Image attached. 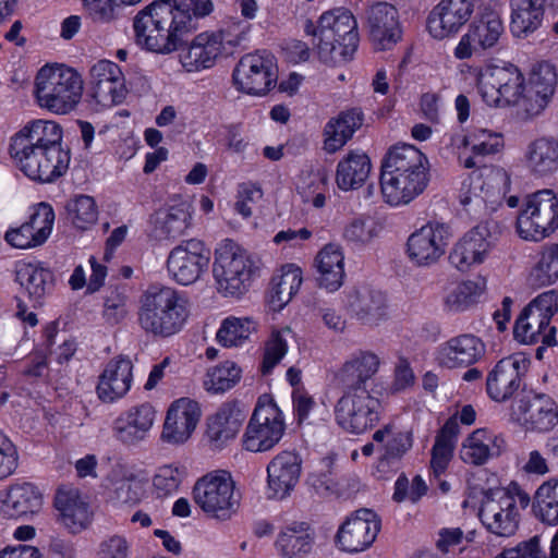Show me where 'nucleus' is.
I'll list each match as a JSON object with an SVG mask.
<instances>
[{
  "mask_svg": "<svg viewBox=\"0 0 558 558\" xmlns=\"http://www.w3.org/2000/svg\"><path fill=\"white\" fill-rule=\"evenodd\" d=\"M558 227V198L544 189L525 196L517 218V230L524 240L541 241Z\"/></svg>",
  "mask_w": 558,
  "mask_h": 558,
  "instance_id": "9",
  "label": "nucleus"
},
{
  "mask_svg": "<svg viewBox=\"0 0 558 558\" xmlns=\"http://www.w3.org/2000/svg\"><path fill=\"white\" fill-rule=\"evenodd\" d=\"M303 28L307 36L313 37V49L326 64L348 62L357 49V23L348 9L327 11L320 15L316 24L307 19Z\"/></svg>",
  "mask_w": 558,
  "mask_h": 558,
  "instance_id": "4",
  "label": "nucleus"
},
{
  "mask_svg": "<svg viewBox=\"0 0 558 558\" xmlns=\"http://www.w3.org/2000/svg\"><path fill=\"white\" fill-rule=\"evenodd\" d=\"M313 546L314 535L306 523L288 526L275 542L277 551L283 558H304L311 554Z\"/></svg>",
  "mask_w": 558,
  "mask_h": 558,
  "instance_id": "44",
  "label": "nucleus"
},
{
  "mask_svg": "<svg viewBox=\"0 0 558 558\" xmlns=\"http://www.w3.org/2000/svg\"><path fill=\"white\" fill-rule=\"evenodd\" d=\"M371 167L367 155L353 151L348 154L337 166L336 182L338 187L342 191L359 189L366 181Z\"/></svg>",
  "mask_w": 558,
  "mask_h": 558,
  "instance_id": "45",
  "label": "nucleus"
},
{
  "mask_svg": "<svg viewBox=\"0 0 558 558\" xmlns=\"http://www.w3.org/2000/svg\"><path fill=\"white\" fill-rule=\"evenodd\" d=\"M557 84V74L549 63H541L531 72L525 85L532 93L541 94L551 99Z\"/></svg>",
  "mask_w": 558,
  "mask_h": 558,
  "instance_id": "53",
  "label": "nucleus"
},
{
  "mask_svg": "<svg viewBox=\"0 0 558 558\" xmlns=\"http://www.w3.org/2000/svg\"><path fill=\"white\" fill-rule=\"evenodd\" d=\"M504 24L496 12L483 13L474 20L454 49L458 59H468L473 54L495 47L504 34Z\"/></svg>",
  "mask_w": 558,
  "mask_h": 558,
  "instance_id": "21",
  "label": "nucleus"
},
{
  "mask_svg": "<svg viewBox=\"0 0 558 558\" xmlns=\"http://www.w3.org/2000/svg\"><path fill=\"white\" fill-rule=\"evenodd\" d=\"M558 312V292L549 290L533 299L515 320L514 338L525 344L542 342L555 345L556 329L550 327L551 317Z\"/></svg>",
  "mask_w": 558,
  "mask_h": 558,
  "instance_id": "8",
  "label": "nucleus"
},
{
  "mask_svg": "<svg viewBox=\"0 0 558 558\" xmlns=\"http://www.w3.org/2000/svg\"><path fill=\"white\" fill-rule=\"evenodd\" d=\"M517 421L526 429L547 432L558 424V405L545 393H527L513 405Z\"/></svg>",
  "mask_w": 558,
  "mask_h": 558,
  "instance_id": "23",
  "label": "nucleus"
},
{
  "mask_svg": "<svg viewBox=\"0 0 558 558\" xmlns=\"http://www.w3.org/2000/svg\"><path fill=\"white\" fill-rule=\"evenodd\" d=\"M380 401L367 390L345 391L335 414L338 425L352 434H362L379 421Z\"/></svg>",
  "mask_w": 558,
  "mask_h": 558,
  "instance_id": "15",
  "label": "nucleus"
},
{
  "mask_svg": "<svg viewBox=\"0 0 558 558\" xmlns=\"http://www.w3.org/2000/svg\"><path fill=\"white\" fill-rule=\"evenodd\" d=\"M413 438L411 432H392L385 444V453L380 459V465L393 464L412 448Z\"/></svg>",
  "mask_w": 558,
  "mask_h": 558,
  "instance_id": "56",
  "label": "nucleus"
},
{
  "mask_svg": "<svg viewBox=\"0 0 558 558\" xmlns=\"http://www.w3.org/2000/svg\"><path fill=\"white\" fill-rule=\"evenodd\" d=\"M65 209L72 223L82 230L95 223L98 217L95 201L88 195H78L70 199Z\"/></svg>",
  "mask_w": 558,
  "mask_h": 558,
  "instance_id": "50",
  "label": "nucleus"
},
{
  "mask_svg": "<svg viewBox=\"0 0 558 558\" xmlns=\"http://www.w3.org/2000/svg\"><path fill=\"white\" fill-rule=\"evenodd\" d=\"M15 279L25 289L33 306L43 305L46 295L50 294L54 287L52 271L35 264H21L15 270Z\"/></svg>",
  "mask_w": 558,
  "mask_h": 558,
  "instance_id": "39",
  "label": "nucleus"
},
{
  "mask_svg": "<svg viewBox=\"0 0 558 558\" xmlns=\"http://www.w3.org/2000/svg\"><path fill=\"white\" fill-rule=\"evenodd\" d=\"M535 276L544 286L558 279V244H553L544 250L535 268Z\"/></svg>",
  "mask_w": 558,
  "mask_h": 558,
  "instance_id": "57",
  "label": "nucleus"
},
{
  "mask_svg": "<svg viewBox=\"0 0 558 558\" xmlns=\"http://www.w3.org/2000/svg\"><path fill=\"white\" fill-rule=\"evenodd\" d=\"M495 558H547L539 546V537L533 536L529 541L520 542L515 547L506 548Z\"/></svg>",
  "mask_w": 558,
  "mask_h": 558,
  "instance_id": "61",
  "label": "nucleus"
},
{
  "mask_svg": "<svg viewBox=\"0 0 558 558\" xmlns=\"http://www.w3.org/2000/svg\"><path fill=\"white\" fill-rule=\"evenodd\" d=\"M474 143L472 151L476 156H486L496 154L502 147V138L497 133H490L486 130H480L473 135Z\"/></svg>",
  "mask_w": 558,
  "mask_h": 558,
  "instance_id": "64",
  "label": "nucleus"
},
{
  "mask_svg": "<svg viewBox=\"0 0 558 558\" xmlns=\"http://www.w3.org/2000/svg\"><path fill=\"white\" fill-rule=\"evenodd\" d=\"M132 368V362L128 357L119 356L111 360L99 377L98 397L105 402H113L123 397L131 387Z\"/></svg>",
  "mask_w": 558,
  "mask_h": 558,
  "instance_id": "31",
  "label": "nucleus"
},
{
  "mask_svg": "<svg viewBox=\"0 0 558 558\" xmlns=\"http://www.w3.org/2000/svg\"><path fill=\"white\" fill-rule=\"evenodd\" d=\"M194 501L209 517L226 521L236 513L240 497L228 472L208 474L198 480L193 489Z\"/></svg>",
  "mask_w": 558,
  "mask_h": 558,
  "instance_id": "10",
  "label": "nucleus"
},
{
  "mask_svg": "<svg viewBox=\"0 0 558 558\" xmlns=\"http://www.w3.org/2000/svg\"><path fill=\"white\" fill-rule=\"evenodd\" d=\"M378 366L379 359L376 354L361 351L343 364L338 378L345 391L366 390L365 383L375 375Z\"/></svg>",
  "mask_w": 558,
  "mask_h": 558,
  "instance_id": "41",
  "label": "nucleus"
},
{
  "mask_svg": "<svg viewBox=\"0 0 558 558\" xmlns=\"http://www.w3.org/2000/svg\"><path fill=\"white\" fill-rule=\"evenodd\" d=\"M43 506V496L32 483L11 485L0 494V514L5 519L27 520Z\"/></svg>",
  "mask_w": 558,
  "mask_h": 558,
  "instance_id": "28",
  "label": "nucleus"
},
{
  "mask_svg": "<svg viewBox=\"0 0 558 558\" xmlns=\"http://www.w3.org/2000/svg\"><path fill=\"white\" fill-rule=\"evenodd\" d=\"M525 87L522 72L512 63L487 69L477 83L482 99L492 107L514 106Z\"/></svg>",
  "mask_w": 558,
  "mask_h": 558,
  "instance_id": "12",
  "label": "nucleus"
},
{
  "mask_svg": "<svg viewBox=\"0 0 558 558\" xmlns=\"http://www.w3.org/2000/svg\"><path fill=\"white\" fill-rule=\"evenodd\" d=\"M245 415L236 403L222 404L208 420L207 437L216 449H221L239 433Z\"/></svg>",
  "mask_w": 558,
  "mask_h": 558,
  "instance_id": "35",
  "label": "nucleus"
},
{
  "mask_svg": "<svg viewBox=\"0 0 558 558\" xmlns=\"http://www.w3.org/2000/svg\"><path fill=\"white\" fill-rule=\"evenodd\" d=\"M530 367V360L512 354L496 363L486 378L487 395L496 402H505L520 389Z\"/></svg>",
  "mask_w": 558,
  "mask_h": 558,
  "instance_id": "19",
  "label": "nucleus"
},
{
  "mask_svg": "<svg viewBox=\"0 0 558 558\" xmlns=\"http://www.w3.org/2000/svg\"><path fill=\"white\" fill-rule=\"evenodd\" d=\"M502 234V225L494 219L477 223L453 246L449 255L450 263L465 271L471 266L482 264L496 247Z\"/></svg>",
  "mask_w": 558,
  "mask_h": 558,
  "instance_id": "11",
  "label": "nucleus"
},
{
  "mask_svg": "<svg viewBox=\"0 0 558 558\" xmlns=\"http://www.w3.org/2000/svg\"><path fill=\"white\" fill-rule=\"evenodd\" d=\"M10 154L29 179L50 183L70 165V149L62 146V129L50 120H33L12 138Z\"/></svg>",
  "mask_w": 558,
  "mask_h": 558,
  "instance_id": "2",
  "label": "nucleus"
},
{
  "mask_svg": "<svg viewBox=\"0 0 558 558\" xmlns=\"http://www.w3.org/2000/svg\"><path fill=\"white\" fill-rule=\"evenodd\" d=\"M533 507L543 522L558 524V480L550 478L537 488Z\"/></svg>",
  "mask_w": 558,
  "mask_h": 558,
  "instance_id": "48",
  "label": "nucleus"
},
{
  "mask_svg": "<svg viewBox=\"0 0 558 558\" xmlns=\"http://www.w3.org/2000/svg\"><path fill=\"white\" fill-rule=\"evenodd\" d=\"M347 308L363 325L378 326L388 318L386 295L367 286L354 287L347 294Z\"/></svg>",
  "mask_w": 558,
  "mask_h": 558,
  "instance_id": "26",
  "label": "nucleus"
},
{
  "mask_svg": "<svg viewBox=\"0 0 558 558\" xmlns=\"http://www.w3.org/2000/svg\"><path fill=\"white\" fill-rule=\"evenodd\" d=\"M301 457L293 451H282L267 466L270 497L282 499L295 487L301 474Z\"/></svg>",
  "mask_w": 558,
  "mask_h": 558,
  "instance_id": "30",
  "label": "nucleus"
},
{
  "mask_svg": "<svg viewBox=\"0 0 558 558\" xmlns=\"http://www.w3.org/2000/svg\"><path fill=\"white\" fill-rule=\"evenodd\" d=\"M191 219V204L175 195L151 216L155 236L158 239H175L190 227Z\"/></svg>",
  "mask_w": 558,
  "mask_h": 558,
  "instance_id": "29",
  "label": "nucleus"
},
{
  "mask_svg": "<svg viewBox=\"0 0 558 558\" xmlns=\"http://www.w3.org/2000/svg\"><path fill=\"white\" fill-rule=\"evenodd\" d=\"M183 473L172 465H163L158 469L154 476L153 484L159 497H166L177 492Z\"/></svg>",
  "mask_w": 558,
  "mask_h": 558,
  "instance_id": "58",
  "label": "nucleus"
},
{
  "mask_svg": "<svg viewBox=\"0 0 558 558\" xmlns=\"http://www.w3.org/2000/svg\"><path fill=\"white\" fill-rule=\"evenodd\" d=\"M291 333L290 328H284L280 331H275L271 338L266 343L264 359L262 363V373L269 374L272 368L281 361L288 351L286 335Z\"/></svg>",
  "mask_w": 558,
  "mask_h": 558,
  "instance_id": "54",
  "label": "nucleus"
},
{
  "mask_svg": "<svg viewBox=\"0 0 558 558\" xmlns=\"http://www.w3.org/2000/svg\"><path fill=\"white\" fill-rule=\"evenodd\" d=\"M545 0H510V29L517 37L535 32L544 17Z\"/></svg>",
  "mask_w": 558,
  "mask_h": 558,
  "instance_id": "43",
  "label": "nucleus"
},
{
  "mask_svg": "<svg viewBox=\"0 0 558 558\" xmlns=\"http://www.w3.org/2000/svg\"><path fill=\"white\" fill-rule=\"evenodd\" d=\"M286 430L283 415L276 403L258 402L243 435V446L251 452L272 449Z\"/></svg>",
  "mask_w": 558,
  "mask_h": 558,
  "instance_id": "13",
  "label": "nucleus"
},
{
  "mask_svg": "<svg viewBox=\"0 0 558 558\" xmlns=\"http://www.w3.org/2000/svg\"><path fill=\"white\" fill-rule=\"evenodd\" d=\"M302 284L300 267L288 264L282 267V274L272 279L271 303L280 308L288 304Z\"/></svg>",
  "mask_w": 558,
  "mask_h": 558,
  "instance_id": "47",
  "label": "nucleus"
},
{
  "mask_svg": "<svg viewBox=\"0 0 558 558\" xmlns=\"http://www.w3.org/2000/svg\"><path fill=\"white\" fill-rule=\"evenodd\" d=\"M54 506L60 513L61 522L72 533L80 532L89 523L90 512L88 505L81 498L77 489H58L54 497Z\"/></svg>",
  "mask_w": 558,
  "mask_h": 558,
  "instance_id": "40",
  "label": "nucleus"
},
{
  "mask_svg": "<svg viewBox=\"0 0 558 558\" xmlns=\"http://www.w3.org/2000/svg\"><path fill=\"white\" fill-rule=\"evenodd\" d=\"M201 417L197 402L182 398L171 404L161 433L163 441L172 445L185 442L192 435Z\"/></svg>",
  "mask_w": 558,
  "mask_h": 558,
  "instance_id": "27",
  "label": "nucleus"
},
{
  "mask_svg": "<svg viewBox=\"0 0 558 558\" xmlns=\"http://www.w3.org/2000/svg\"><path fill=\"white\" fill-rule=\"evenodd\" d=\"M525 167L535 178H550L558 171V141L539 137L531 142L524 153Z\"/></svg>",
  "mask_w": 558,
  "mask_h": 558,
  "instance_id": "33",
  "label": "nucleus"
},
{
  "mask_svg": "<svg viewBox=\"0 0 558 558\" xmlns=\"http://www.w3.org/2000/svg\"><path fill=\"white\" fill-rule=\"evenodd\" d=\"M505 439L485 428L474 430L462 444L461 459L469 464L483 465L489 458L498 457L505 449Z\"/></svg>",
  "mask_w": 558,
  "mask_h": 558,
  "instance_id": "36",
  "label": "nucleus"
},
{
  "mask_svg": "<svg viewBox=\"0 0 558 558\" xmlns=\"http://www.w3.org/2000/svg\"><path fill=\"white\" fill-rule=\"evenodd\" d=\"M54 221V211L47 203H39L31 215L26 226L37 236V243H45L52 230Z\"/></svg>",
  "mask_w": 558,
  "mask_h": 558,
  "instance_id": "55",
  "label": "nucleus"
},
{
  "mask_svg": "<svg viewBox=\"0 0 558 558\" xmlns=\"http://www.w3.org/2000/svg\"><path fill=\"white\" fill-rule=\"evenodd\" d=\"M364 114L359 108L342 111L337 118L330 119L324 128V149L329 154L341 149L362 126Z\"/></svg>",
  "mask_w": 558,
  "mask_h": 558,
  "instance_id": "38",
  "label": "nucleus"
},
{
  "mask_svg": "<svg viewBox=\"0 0 558 558\" xmlns=\"http://www.w3.org/2000/svg\"><path fill=\"white\" fill-rule=\"evenodd\" d=\"M19 453L14 444L0 433V481L9 477L17 468Z\"/></svg>",
  "mask_w": 558,
  "mask_h": 558,
  "instance_id": "63",
  "label": "nucleus"
},
{
  "mask_svg": "<svg viewBox=\"0 0 558 558\" xmlns=\"http://www.w3.org/2000/svg\"><path fill=\"white\" fill-rule=\"evenodd\" d=\"M257 265L254 258L231 240L216 250L213 275L225 296H240L248 290Z\"/></svg>",
  "mask_w": 558,
  "mask_h": 558,
  "instance_id": "7",
  "label": "nucleus"
},
{
  "mask_svg": "<svg viewBox=\"0 0 558 558\" xmlns=\"http://www.w3.org/2000/svg\"><path fill=\"white\" fill-rule=\"evenodd\" d=\"M318 286L326 290L337 291L343 283L344 256L339 245L327 244L316 256Z\"/></svg>",
  "mask_w": 558,
  "mask_h": 558,
  "instance_id": "42",
  "label": "nucleus"
},
{
  "mask_svg": "<svg viewBox=\"0 0 558 558\" xmlns=\"http://www.w3.org/2000/svg\"><path fill=\"white\" fill-rule=\"evenodd\" d=\"M550 99L536 93H532L527 87L524 88L519 101L514 104L518 107V113L524 119H532L541 114L548 106Z\"/></svg>",
  "mask_w": 558,
  "mask_h": 558,
  "instance_id": "59",
  "label": "nucleus"
},
{
  "mask_svg": "<svg viewBox=\"0 0 558 558\" xmlns=\"http://www.w3.org/2000/svg\"><path fill=\"white\" fill-rule=\"evenodd\" d=\"M429 177L428 159L420 149L409 144L393 146L381 163L385 202L391 206L410 204L425 191Z\"/></svg>",
  "mask_w": 558,
  "mask_h": 558,
  "instance_id": "3",
  "label": "nucleus"
},
{
  "mask_svg": "<svg viewBox=\"0 0 558 558\" xmlns=\"http://www.w3.org/2000/svg\"><path fill=\"white\" fill-rule=\"evenodd\" d=\"M83 93L81 75L64 65L43 66L35 78V96L41 108L57 114L71 112Z\"/></svg>",
  "mask_w": 558,
  "mask_h": 558,
  "instance_id": "6",
  "label": "nucleus"
},
{
  "mask_svg": "<svg viewBox=\"0 0 558 558\" xmlns=\"http://www.w3.org/2000/svg\"><path fill=\"white\" fill-rule=\"evenodd\" d=\"M144 487L142 481L134 474L124 476L116 484L117 498L125 504H135L143 496Z\"/></svg>",
  "mask_w": 558,
  "mask_h": 558,
  "instance_id": "60",
  "label": "nucleus"
},
{
  "mask_svg": "<svg viewBox=\"0 0 558 558\" xmlns=\"http://www.w3.org/2000/svg\"><path fill=\"white\" fill-rule=\"evenodd\" d=\"M92 97L102 106L122 102L125 97L124 77L118 64L100 60L90 69Z\"/></svg>",
  "mask_w": 558,
  "mask_h": 558,
  "instance_id": "25",
  "label": "nucleus"
},
{
  "mask_svg": "<svg viewBox=\"0 0 558 558\" xmlns=\"http://www.w3.org/2000/svg\"><path fill=\"white\" fill-rule=\"evenodd\" d=\"M263 196L262 190L252 183H242L239 185L235 210L244 218L252 216V205L258 202Z\"/></svg>",
  "mask_w": 558,
  "mask_h": 558,
  "instance_id": "62",
  "label": "nucleus"
},
{
  "mask_svg": "<svg viewBox=\"0 0 558 558\" xmlns=\"http://www.w3.org/2000/svg\"><path fill=\"white\" fill-rule=\"evenodd\" d=\"M475 0H440L427 16V29L435 39L456 35L471 19Z\"/></svg>",
  "mask_w": 558,
  "mask_h": 558,
  "instance_id": "22",
  "label": "nucleus"
},
{
  "mask_svg": "<svg viewBox=\"0 0 558 558\" xmlns=\"http://www.w3.org/2000/svg\"><path fill=\"white\" fill-rule=\"evenodd\" d=\"M211 0H155L134 17L136 40L157 53H171L187 43L198 19L211 13Z\"/></svg>",
  "mask_w": 558,
  "mask_h": 558,
  "instance_id": "1",
  "label": "nucleus"
},
{
  "mask_svg": "<svg viewBox=\"0 0 558 558\" xmlns=\"http://www.w3.org/2000/svg\"><path fill=\"white\" fill-rule=\"evenodd\" d=\"M486 289V279L477 277L454 287L446 296L445 305L451 312H462L477 302Z\"/></svg>",
  "mask_w": 558,
  "mask_h": 558,
  "instance_id": "46",
  "label": "nucleus"
},
{
  "mask_svg": "<svg viewBox=\"0 0 558 558\" xmlns=\"http://www.w3.org/2000/svg\"><path fill=\"white\" fill-rule=\"evenodd\" d=\"M232 78L235 87L248 95H266L278 78L275 57L267 52L243 56L235 65Z\"/></svg>",
  "mask_w": 558,
  "mask_h": 558,
  "instance_id": "14",
  "label": "nucleus"
},
{
  "mask_svg": "<svg viewBox=\"0 0 558 558\" xmlns=\"http://www.w3.org/2000/svg\"><path fill=\"white\" fill-rule=\"evenodd\" d=\"M187 316L186 300L174 288L150 286L140 299L138 325L154 337L167 338L178 333Z\"/></svg>",
  "mask_w": 558,
  "mask_h": 558,
  "instance_id": "5",
  "label": "nucleus"
},
{
  "mask_svg": "<svg viewBox=\"0 0 558 558\" xmlns=\"http://www.w3.org/2000/svg\"><path fill=\"white\" fill-rule=\"evenodd\" d=\"M154 418V408L148 403L141 404L114 422V436L123 444L135 445L146 437Z\"/></svg>",
  "mask_w": 558,
  "mask_h": 558,
  "instance_id": "37",
  "label": "nucleus"
},
{
  "mask_svg": "<svg viewBox=\"0 0 558 558\" xmlns=\"http://www.w3.org/2000/svg\"><path fill=\"white\" fill-rule=\"evenodd\" d=\"M478 517L485 529L499 537H510L519 529L520 513L517 502L505 489L484 494Z\"/></svg>",
  "mask_w": 558,
  "mask_h": 558,
  "instance_id": "16",
  "label": "nucleus"
},
{
  "mask_svg": "<svg viewBox=\"0 0 558 558\" xmlns=\"http://www.w3.org/2000/svg\"><path fill=\"white\" fill-rule=\"evenodd\" d=\"M485 354V344L476 336L464 333L448 340L441 349V363L449 367H468Z\"/></svg>",
  "mask_w": 558,
  "mask_h": 558,
  "instance_id": "34",
  "label": "nucleus"
},
{
  "mask_svg": "<svg viewBox=\"0 0 558 558\" xmlns=\"http://www.w3.org/2000/svg\"><path fill=\"white\" fill-rule=\"evenodd\" d=\"M450 238L445 223H427L409 236L408 256L417 266L433 265L445 254Z\"/></svg>",
  "mask_w": 558,
  "mask_h": 558,
  "instance_id": "20",
  "label": "nucleus"
},
{
  "mask_svg": "<svg viewBox=\"0 0 558 558\" xmlns=\"http://www.w3.org/2000/svg\"><path fill=\"white\" fill-rule=\"evenodd\" d=\"M222 52L221 36L215 33H202L193 38L180 59L187 72L211 68Z\"/></svg>",
  "mask_w": 558,
  "mask_h": 558,
  "instance_id": "32",
  "label": "nucleus"
},
{
  "mask_svg": "<svg viewBox=\"0 0 558 558\" xmlns=\"http://www.w3.org/2000/svg\"><path fill=\"white\" fill-rule=\"evenodd\" d=\"M256 330V324L247 317H227L222 320L220 328L217 331V341L226 347L241 345L253 331Z\"/></svg>",
  "mask_w": 558,
  "mask_h": 558,
  "instance_id": "49",
  "label": "nucleus"
},
{
  "mask_svg": "<svg viewBox=\"0 0 558 558\" xmlns=\"http://www.w3.org/2000/svg\"><path fill=\"white\" fill-rule=\"evenodd\" d=\"M381 228L371 217H361L352 220L343 231V236L356 245H366L378 236Z\"/></svg>",
  "mask_w": 558,
  "mask_h": 558,
  "instance_id": "52",
  "label": "nucleus"
},
{
  "mask_svg": "<svg viewBox=\"0 0 558 558\" xmlns=\"http://www.w3.org/2000/svg\"><path fill=\"white\" fill-rule=\"evenodd\" d=\"M379 531L380 520L377 514L362 508L351 513L339 526L335 542L342 551L361 553L374 543Z\"/></svg>",
  "mask_w": 558,
  "mask_h": 558,
  "instance_id": "18",
  "label": "nucleus"
},
{
  "mask_svg": "<svg viewBox=\"0 0 558 558\" xmlns=\"http://www.w3.org/2000/svg\"><path fill=\"white\" fill-rule=\"evenodd\" d=\"M241 378V368L231 361H226L207 373L205 385L208 391L215 393L231 389Z\"/></svg>",
  "mask_w": 558,
  "mask_h": 558,
  "instance_id": "51",
  "label": "nucleus"
},
{
  "mask_svg": "<svg viewBox=\"0 0 558 558\" xmlns=\"http://www.w3.org/2000/svg\"><path fill=\"white\" fill-rule=\"evenodd\" d=\"M365 21L369 37L377 49H389L401 39L399 13L395 5L384 1L369 4L365 9Z\"/></svg>",
  "mask_w": 558,
  "mask_h": 558,
  "instance_id": "24",
  "label": "nucleus"
},
{
  "mask_svg": "<svg viewBox=\"0 0 558 558\" xmlns=\"http://www.w3.org/2000/svg\"><path fill=\"white\" fill-rule=\"evenodd\" d=\"M210 250L203 241L190 239L173 247L167 258V269L178 283L189 286L196 282L207 270Z\"/></svg>",
  "mask_w": 558,
  "mask_h": 558,
  "instance_id": "17",
  "label": "nucleus"
}]
</instances>
